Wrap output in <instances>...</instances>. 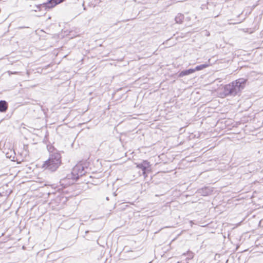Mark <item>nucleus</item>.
<instances>
[{"mask_svg": "<svg viewBox=\"0 0 263 263\" xmlns=\"http://www.w3.org/2000/svg\"><path fill=\"white\" fill-rule=\"evenodd\" d=\"M88 168L86 166H84L81 163H78L73 168L71 173L67 175L65 178H64L60 181L61 185L62 186L61 190L62 192L67 193V190H65L66 187L70 184H72L75 181L83 175H84L87 171ZM59 190L61 189H59Z\"/></svg>", "mask_w": 263, "mask_h": 263, "instance_id": "obj_1", "label": "nucleus"}, {"mask_svg": "<svg viewBox=\"0 0 263 263\" xmlns=\"http://www.w3.org/2000/svg\"><path fill=\"white\" fill-rule=\"evenodd\" d=\"M49 156L42 165V168L44 170L53 172L55 171L61 164V156L59 152L50 146L48 148Z\"/></svg>", "mask_w": 263, "mask_h": 263, "instance_id": "obj_2", "label": "nucleus"}, {"mask_svg": "<svg viewBox=\"0 0 263 263\" xmlns=\"http://www.w3.org/2000/svg\"><path fill=\"white\" fill-rule=\"evenodd\" d=\"M247 80L238 79L224 86L223 93L226 96H235L239 95L246 86Z\"/></svg>", "mask_w": 263, "mask_h": 263, "instance_id": "obj_3", "label": "nucleus"}, {"mask_svg": "<svg viewBox=\"0 0 263 263\" xmlns=\"http://www.w3.org/2000/svg\"><path fill=\"white\" fill-rule=\"evenodd\" d=\"M64 1V0H48L47 2L35 5L34 11H40L43 9H44L45 10H48Z\"/></svg>", "mask_w": 263, "mask_h": 263, "instance_id": "obj_4", "label": "nucleus"}, {"mask_svg": "<svg viewBox=\"0 0 263 263\" xmlns=\"http://www.w3.org/2000/svg\"><path fill=\"white\" fill-rule=\"evenodd\" d=\"M136 167L142 171V174L145 177L147 176V173L151 171V165L147 160H143L141 163H137Z\"/></svg>", "mask_w": 263, "mask_h": 263, "instance_id": "obj_5", "label": "nucleus"}, {"mask_svg": "<svg viewBox=\"0 0 263 263\" xmlns=\"http://www.w3.org/2000/svg\"><path fill=\"white\" fill-rule=\"evenodd\" d=\"M67 201V197L62 194L58 195L52 201V204H55L56 205L62 206Z\"/></svg>", "mask_w": 263, "mask_h": 263, "instance_id": "obj_6", "label": "nucleus"}, {"mask_svg": "<svg viewBox=\"0 0 263 263\" xmlns=\"http://www.w3.org/2000/svg\"><path fill=\"white\" fill-rule=\"evenodd\" d=\"M213 192V187H210V186H204L203 187L197 190V193H198L199 194H200L202 196H209V195L212 194Z\"/></svg>", "mask_w": 263, "mask_h": 263, "instance_id": "obj_7", "label": "nucleus"}, {"mask_svg": "<svg viewBox=\"0 0 263 263\" xmlns=\"http://www.w3.org/2000/svg\"><path fill=\"white\" fill-rule=\"evenodd\" d=\"M8 103L5 100L0 101V112H5L8 109Z\"/></svg>", "mask_w": 263, "mask_h": 263, "instance_id": "obj_8", "label": "nucleus"}, {"mask_svg": "<svg viewBox=\"0 0 263 263\" xmlns=\"http://www.w3.org/2000/svg\"><path fill=\"white\" fill-rule=\"evenodd\" d=\"M194 72H195V70L194 69V68H190L188 69L184 70L181 71L179 73V77H183L185 76H187L190 74H192V73H194Z\"/></svg>", "mask_w": 263, "mask_h": 263, "instance_id": "obj_9", "label": "nucleus"}, {"mask_svg": "<svg viewBox=\"0 0 263 263\" xmlns=\"http://www.w3.org/2000/svg\"><path fill=\"white\" fill-rule=\"evenodd\" d=\"M184 17L183 14L181 13L178 14V15L175 17V18L176 23L178 24H181L183 22Z\"/></svg>", "mask_w": 263, "mask_h": 263, "instance_id": "obj_10", "label": "nucleus"}, {"mask_svg": "<svg viewBox=\"0 0 263 263\" xmlns=\"http://www.w3.org/2000/svg\"><path fill=\"white\" fill-rule=\"evenodd\" d=\"M209 66V64L205 63V64H201L200 65H198L197 66H196L195 68H194V69L195 70V72L196 71L201 70L205 68L208 67Z\"/></svg>", "mask_w": 263, "mask_h": 263, "instance_id": "obj_11", "label": "nucleus"}, {"mask_svg": "<svg viewBox=\"0 0 263 263\" xmlns=\"http://www.w3.org/2000/svg\"><path fill=\"white\" fill-rule=\"evenodd\" d=\"M187 254L188 255V256L187 257V258L188 259H191L193 258L194 257V253L191 251H187Z\"/></svg>", "mask_w": 263, "mask_h": 263, "instance_id": "obj_12", "label": "nucleus"}, {"mask_svg": "<svg viewBox=\"0 0 263 263\" xmlns=\"http://www.w3.org/2000/svg\"><path fill=\"white\" fill-rule=\"evenodd\" d=\"M88 232H89V231H87L85 232V233H88Z\"/></svg>", "mask_w": 263, "mask_h": 263, "instance_id": "obj_13", "label": "nucleus"}]
</instances>
